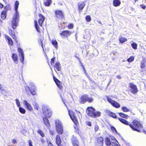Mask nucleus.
I'll return each instance as SVG.
<instances>
[{"mask_svg":"<svg viewBox=\"0 0 146 146\" xmlns=\"http://www.w3.org/2000/svg\"><path fill=\"white\" fill-rule=\"evenodd\" d=\"M134 60V57L133 56H131L129 58L127 61L129 62H132Z\"/></svg>","mask_w":146,"mask_h":146,"instance_id":"obj_41","label":"nucleus"},{"mask_svg":"<svg viewBox=\"0 0 146 146\" xmlns=\"http://www.w3.org/2000/svg\"><path fill=\"white\" fill-rule=\"evenodd\" d=\"M3 5L0 3V8H2L3 7Z\"/></svg>","mask_w":146,"mask_h":146,"instance_id":"obj_59","label":"nucleus"},{"mask_svg":"<svg viewBox=\"0 0 146 146\" xmlns=\"http://www.w3.org/2000/svg\"><path fill=\"white\" fill-rule=\"evenodd\" d=\"M28 143L29 146H33L32 145V142L31 140H28Z\"/></svg>","mask_w":146,"mask_h":146,"instance_id":"obj_48","label":"nucleus"},{"mask_svg":"<svg viewBox=\"0 0 146 146\" xmlns=\"http://www.w3.org/2000/svg\"><path fill=\"white\" fill-rule=\"evenodd\" d=\"M130 91L133 94H135L138 92V89L136 86L133 83H130Z\"/></svg>","mask_w":146,"mask_h":146,"instance_id":"obj_6","label":"nucleus"},{"mask_svg":"<svg viewBox=\"0 0 146 146\" xmlns=\"http://www.w3.org/2000/svg\"><path fill=\"white\" fill-rule=\"evenodd\" d=\"M52 2V0H44V4L46 6H49Z\"/></svg>","mask_w":146,"mask_h":146,"instance_id":"obj_25","label":"nucleus"},{"mask_svg":"<svg viewBox=\"0 0 146 146\" xmlns=\"http://www.w3.org/2000/svg\"><path fill=\"white\" fill-rule=\"evenodd\" d=\"M108 114L111 116L112 117L114 118H116L117 116L114 113L111 111H109L108 112Z\"/></svg>","mask_w":146,"mask_h":146,"instance_id":"obj_33","label":"nucleus"},{"mask_svg":"<svg viewBox=\"0 0 146 146\" xmlns=\"http://www.w3.org/2000/svg\"><path fill=\"white\" fill-rule=\"evenodd\" d=\"M107 100L113 107H114L117 108H118L120 106V105L119 104H118L117 102L114 100H112L110 98H108Z\"/></svg>","mask_w":146,"mask_h":146,"instance_id":"obj_5","label":"nucleus"},{"mask_svg":"<svg viewBox=\"0 0 146 146\" xmlns=\"http://www.w3.org/2000/svg\"><path fill=\"white\" fill-rule=\"evenodd\" d=\"M97 142L96 146H103V139L102 137H100L97 138Z\"/></svg>","mask_w":146,"mask_h":146,"instance_id":"obj_12","label":"nucleus"},{"mask_svg":"<svg viewBox=\"0 0 146 146\" xmlns=\"http://www.w3.org/2000/svg\"><path fill=\"white\" fill-rule=\"evenodd\" d=\"M19 108V111L22 114H25L26 112L25 110L23 108L20 107Z\"/></svg>","mask_w":146,"mask_h":146,"instance_id":"obj_34","label":"nucleus"},{"mask_svg":"<svg viewBox=\"0 0 146 146\" xmlns=\"http://www.w3.org/2000/svg\"><path fill=\"white\" fill-rule=\"evenodd\" d=\"M101 113L99 111H96L95 110L94 112V113H93L94 115L93 117H96L100 116Z\"/></svg>","mask_w":146,"mask_h":146,"instance_id":"obj_29","label":"nucleus"},{"mask_svg":"<svg viewBox=\"0 0 146 146\" xmlns=\"http://www.w3.org/2000/svg\"><path fill=\"white\" fill-rule=\"evenodd\" d=\"M61 66L59 62H57L55 63V65L54 66L55 68H56V69L58 71H60L61 70Z\"/></svg>","mask_w":146,"mask_h":146,"instance_id":"obj_21","label":"nucleus"},{"mask_svg":"<svg viewBox=\"0 0 146 146\" xmlns=\"http://www.w3.org/2000/svg\"><path fill=\"white\" fill-rule=\"evenodd\" d=\"M111 82V79H110L109 82V83H108V86L110 84Z\"/></svg>","mask_w":146,"mask_h":146,"instance_id":"obj_62","label":"nucleus"},{"mask_svg":"<svg viewBox=\"0 0 146 146\" xmlns=\"http://www.w3.org/2000/svg\"><path fill=\"white\" fill-rule=\"evenodd\" d=\"M69 114L72 120L74 121V123L76 125L78 123L77 118L74 115V113L72 112H70L68 111Z\"/></svg>","mask_w":146,"mask_h":146,"instance_id":"obj_11","label":"nucleus"},{"mask_svg":"<svg viewBox=\"0 0 146 146\" xmlns=\"http://www.w3.org/2000/svg\"><path fill=\"white\" fill-rule=\"evenodd\" d=\"M73 25L72 24H70L68 26L69 29H72L73 27Z\"/></svg>","mask_w":146,"mask_h":146,"instance_id":"obj_52","label":"nucleus"},{"mask_svg":"<svg viewBox=\"0 0 146 146\" xmlns=\"http://www.w3.org/2000/svg\"><path fill=\"white\" fill-rule=\"evenodd\" d=\"M47 143L48 145V146H53V145L51 143L50 141H47Z\"/></svg>","mask_w":146,"mask_h":146,"instance_id":"obj_54","label":"nucleus"},{"mask_svg":"<svg viewBox=\"0 0 146 146\" xmlns=\"http://www.w3.org/2000/svg\"><path fill=\"white\" fill-rule=\"evenodd\" d=\"M105 143L106 146H110L111 145L112 146V144H113L110 139L108 137H106V138Z\"/></svg>","mask_w":146,"mask_h":146,"instance_id":"obj_16","label":"nucleus"},{"mask_svg":"<svg viewBox=\"0 0 146 146\" xmlns=\"http://www.w3.org/2000/svg\"><path fill=\"white\" fill-rule=\"evenodd\" d=\"M12 57L13 60L14 62L16 63H17V61L18 60V56L17 54H12Z\"/></svg>","mask_w":146,"mask_h":146,"instance_id":"obj_20","label":"nucleus"},{"mask_svg":"<svg viewBox=\"0 0 146 146\" xmlns=\"http://www.w3.org/2000/svg\"><path fill=\"white\" fill-rule=\"evenodd\" d=\"M61 141L60 138V137L58 135L56 136V143L58 146H63L61 144Z\"/></svg>","mask_w":146,"mask_h":146,"instance_id":"obj_19","label":"nucleus"},{"mask_svg":"<svg viewBox=\"0 0 146 146\" xmlns=\"http://www.w3.org/2000/svg\"><path fill=\"white\" fill-rule=\"evenodd\" d=\"M145 67V64L143 62H141V68H143Z\"/></svg>","mask_w":146,"mask_h":146,"instance_id":"obj_45","label":"nucleus"},{"mask_svg":"<svg viewBox=\"0 0 146 146\" xmlns=\"http://www.w3.org/2000/svg\"><path fill=\"white\" fill-rule=\"evenodd\" d=\"M72 144L74 146H78L79 143L76 138L73 136L72 139Z\"/></svg>","mask_w":146,"mask_h":146,"instance_id":"obj_14","label":"nucleus"},{"mask_svg":"<svg viewBox=\"0 0 146 146\" xmlns=\"http://www.w3.org/2000/svg\"><path fill=\"white\" fill-rule=\"evenodd\" d=\"M53 78L54 81L55 82L58 87L60 89H62V86L61 85V84L60 81L56 78H55L54 76H53Z\"/></svg>","mask_w":146,"mask_h":146,"instance_id":"obj_15","label":"nucleus"},{"mask_svg":"<svg viewBox=\"0 0 146 146\" xmlns=\"http://www.w3.org/2000/svg\"><path fill=\"white\" fill-rule=\"evenodd\" d=\"M9 33L10 35L12 36L13 38H15V36L14 35V33H13L11 31H10L9 30Z\"/></svg>","mask_w":146,"mask_h":146,"instance_id":"obj_44","label":"nucleus"},{"mask_svg":"<svg viewBox=\"0 0 146 146\" xmlns=\"http://www.w3.org/2000/svg\"><path fill=\"white\" fill-rule=\"evenodd\" d=\"M86 21L88 22H90L91 20L90 17V15H88L86 17Z\"/></svg>","mask_w":146,"mask_h":146,"instance_id":"obj_42","label":"nucleus"},{"mask_svg":"<svg viewBox=\"0 0 146 146\" xmlns=\"http://www.w3.org/2000/svg\"><path fill=\"white\" fill-rule=\"evenodd\" d=\"M141 6L143 9H145L146 8V7L143 5H141Z\"/></svg>","mask_w":146,"mask_h":146,"instance_id":"obj_58","label":"nucleus"},{"mask_svg":"<svg viewBox=\"0 0 146 146\" xmlns=\"http://www.w3.org/2000/svg\"><path fill=\"white\" fill-rule=\"evenodd\" d=\"M12 143H13V144H15L17 143V141L14 139H12Z\"/></svg>","mask_w":146,"mask_h":146,"instance_id":"obj_51","label":"nucleus"},{"mask_svg":"<svg viewBox=\"0 0 146 146\" xmlns=\"http://www.w3.org/2000/svg\"><path fill=\"white\" fill-rule=\"evenodd\" d=\"M119 121L123 123L129 125L133 130L138 132H141V129L143 127L141 124L138 121L135 120L132 122V124H129V122L126 120L120 118H118Z\"/></svg>","mask_w":146,"mask_h":146,"instance_id":"obj_1","label":"nucleus"},{"mask_svg":"<svg viewBox=\"0 0 146 146\" xmlns=\"http://www.w3.org/2000/svg\"><path fill=\"white\" fill-rule=\"evenodd\" d=\"M111 130L113 131H115L116 132H117V131L116 130L115 128L114 127H113V126H111Z\"/></svg>","mask_w":146,"mask_h":146,"instance_id":"obj_49","label":"nucleus"},{"mask_svg":"<svg viewBox=\"0 0 146 146\" xmlns=\"http://www.w3.org/2000/svg\"><path fill=\"white\" fill-rule=\"evenodd\" d=\"M94 111L95 109L92 107H89L87 108L86 112L88 115L93 117V113H94Z\"/></svg>","mask_w":146,"mask_h":146,"instance_id":"obj_8","label":"nucleus"},{"mask_svg":"<svg viewBox=\"0 0 146 146\" xmlns=\"http://www.w3.org/2000/svg\"><path fill=\"white\" fill-rule=\"evenodd\" d=\"M1 17L3 19H5L6 17V12L5 11H3L1 14Z\"/></svg>","mask_w":146,"mask_h":146,"instance_id":"obj_35","label":"nucleus"},{"mask_svg":"<svg viewBox=\"0 0 146 146\" xmlns=\"http://www.w3.org/2000/svg\"><path fill=\"white\" fill-rule=\"evenodd\" d=\"M37 132L39 133L42 137H43L44 136V135L42 130H38L37 131Z\"/></svg>","mask_w":146,"mask_h":146,"instance_id":"obj_39","label":"nucleus"},{"mask_svg":"<svg viewBox=\"0 0 146 146\" xmlns=\"http://www.w3.org/2000/svg\"><path fill=\"white\" fill-rule=\"evenodd\" d=\"M117 77L119 79H120L121 78V77L119 76H117Z\"/></svg>","mask_w":146,"mask_h":146,"instance_id":"obj_61","label":"nucleus"},{"mask_svg":"<svg viewBox=\"0 0 146 146\" xmlns=\"http://www.w3.org/2000/svg\"><path fill=\"white\" fill-rule=\"evenodd\" d=\"M78 7L79 9L82 10L85 5V3L84 2H81L78 3Z\"/></svg>","mask_w":146,"mask_h":146,"instance_id":"obj_23","label":"nucleus"},{"mask_svg":"<svg viewBox=\"0 0 146 146\" xmlns=\"http://www.w3.org/2000/svg\"><path fill=\"white\" fill-rule=\"evenodd\" d=\"M50 134L52 135H53L54 134V131L52 130H50Z\"/></svg>","mask_w":146,"mask_h":146,"instance_id":"obj_56","label":"nucleus"},{"mask_svg":"<svg viewBox=\"0 0 146 146\" xmlns=\"http://www.w3.org/2000/svg\"><path fill=\"white\" fill-rule=\"evenodd\" d=\"M131 45L132 47L134 49H137V44L136 43L133 42L132 43Z\"/></svg>","mask_w":146,"mask_h":146,"instance_id":"obj_38","label":"nucleus"},{"mask_svg":"<svg viewBox=\"0 0 146 146\" xmlns=\"http://www.w3.org/2000/svg\"><path fill=\"white\" fill-rule=\"evenodd\" d=\"M86 124L89 126H91V123L90 122L88 121L86 122Z\"/></svg>","mask_w":146,"mask_h":146,"instance_id":"obj_50","label":"nucleus"},{"mask_svg":"<svg viewBox=\"0 0 146 146\" xmlns=\"http://www.w3.org/2000/svg\"><path fill=\"white\" fill-rule=\"evenodd\" d=\"M84 71V73H85V74L86 75V76H87L88 73L86 72V70H85V71Z\"/></svg>","mask_w":146,"mask_h":146,"instance_id":"obj_60","label":"nucleus"},{"mask_svg":"<svg viewBox=\"0 0 146 146\" xmlns=\"http://www.w3.org/2000/svg\"><path fill=\"white\" fill-rule=\"evenodd\" d=\"M16 104L18 107H19L21 106V104L19 100L18 99L15 100Z\"/></svg>","mask_w":146,"mask_h":146,"instance_id":"obj_40","label":"nucleus"},{"mask_svg":"<svg viewBox=\"0 0 146 146\" xmlns=\"http://www.w3.org/2000/svg\"><path fill=\"white\" fill-rule=\"evenodd\" d=\"M19 4V2L18 1H16L15 3V9L16 12L13 17L12 24V27L14 29H15L17 26L18 22L19 20V16L18 12L17 11Z\"/></svg>","mask_w":146,"mask_h":146,"instance_id":"obj_2","label":"nucleus"},{"mask_svg":"<svg viewBox=\"0 0 146 146\" xmlns=\"http://www.w3.org/2000/svg\"><path fill=\"white\" fill-rule=\"evenodd\" d=\"M61 24H60V25H59V27H61V28L62 29H64L65 28V26L64 25H62V26H61Z\"/></svg>","mask_w":146,"mask_h":146,"instance_id":"obj_55","label":"nucleus"},{"mask_svg":"<svg viewBox=\"0 0 146 146\" xmlns=\"http://www.w3.org/2000/svg\"><path fill=\"white\" fill-rule=\"evenodd\" d=\"M5 38L8 40L9 44L10 46H12L13 45V42L11 38L7 35L5 36Z\"/></svg>","mask_w":146,"mask_h":146,"instance_id":"obj_24","label":"nucleus"},{"mask_svg":"<svg viewBox=\"0 0 146 146\" xmlns=\"http://www.w3.org/2000/svg\"><path fill=\"white\" fill-rule=\"evenodd\" d=\"M121 4L120 1L119 0H114L113 1V5L115 7L119 6Z\"/></svg>","mask_w":146,"mask_h":146,"instance_id":"obj_22","label":"nucleus"},{"mask_svg":"<svg viewBox=\"0 0 146 146\" xmlns=\"http://www.w3.org/2000/svg\"><path fill=\"white\" fill-rule=\"evenodd\" d=\"M35 87L34 86H33V87L31 88V89H30L29 88L30 91L31 92V94L33 95H35L36 94V92L35 90Z\"/></svg>","mask_w":146,"mask_h":146,"instance_id":"obj_28","label":"nucleus"},{"mask_svg":"<svg viewBox=\"0 0 146 146\" xmlns=\"http://www.w3.org/2000/svg\"><path fill=\"white\" fill-rule=\"evenodd\" d=\"M82 67L83 69L85 71L86 70H85V69L84 67V66H82Z\"/></svg>","mask_w":146,"mask_h":146,"instance_id":"obj_64","label":"nucleus"},{"mask_svg":"<svg viewBox=\"0 0 146 146\" xmlns=\"http://www.w3.org/2000/svg\"><path fill=\"white\" fill-rule=\"evenodd\" d=\"M72 33V32L69 31H64L60 33V34L63 38H65L70 35Z\"/></svg>","mask_w":146,"mask_h":146,"instance_id":"obj_7","label":"nucleus"},{"mask_svg":"<svg viewBox=\"0 0 146 146\" xmlns=\"http://www.w3.org/2000/svg\"><path fill=\"white\" fill-rule=\"evenodd\" d=\"M110 139L112 143H113L112 144H115L118 143L116 140L113 137H110ZM112 146H113V145H112Z\"/></svg>","mask_w":146,"mask_h":146,"instance_id":"obj_27","label":"nucleus"},{"mask_svg":"<svg viewBox=\"0 0 146 146\" xmlns=\"http://www.w3.org/2000/svg\"><path fill=\"white\" fill-rule=\"evenodd\" d=\"M56 129L57 132L60 134H62L63 132V127L62 123L59 120L55 121Z\"/></svg>","mask_w":146,"mask_h":146,"instance_id":"obj_3","label":"nucleus"},{"mask_svg":"<svg viewBox=\"0 0 146 146\" xmlns=\"http://www.w3.org/2000/svg\"><path fill=\"white\" fill-rule=\"evenodd\" d=\"M43 119L46 126L49 127L50 126V125L48 120L46 118V117H43Z\"/></svg>","mask_w":146,"mask_h":146,"instance_id":"obj_26","label":"nucleus"},{"mask_svg":"<svg viewBox=\"0 0 146 146\" xmlns=\"http://www.w3.org/2000/svg\"><path fill=\"white\" fill-rule=\"evenodd\" d=\"M113 146H120L119 144V143L117 144H112Z\"/></svg>","mask_w":146,"mask_h":146,"instance_id":"obj_57","label":"nucleus"},{"mask_svg":"<svg viewBox=\"0 0 146 146\" xmlns=\"http://www.w3.org/2000/svg\"><path fill=\"white\" fill-rule=\"evenodd\" d=\"M119 40L121 43H123L127 40V39L121 36L119 38Z\"/></svg>","mask_w":146,"mask_h":146,"instance_id":"obj_30","label":"nucleus"},{"mask_svg":"<svg viewBox=\"0 0 146 146\" xmlns=\"http://www.w3.org/2000/svg\"><path fill=\"white\" fill-rule=\"evenodd\" d=\"M82 67L83 69L85 71L86 70H85V69L84 67V66H82Z\"/></svg>","mask_w":146,"mask_h":146,"instance_id":"obj_63","label":"nucleus"},{"mask_svg":"<svg viewBox=\"0 0 146 146\" xmlns=\"http://www.w3.org/2000/svg\"><path fill=\"white\" fill-rule=\"evenodd\" d=\"M121 109L124 112H128L129 111V109L125 106L122 107Z\"/></svg>","mask_w":146,"mask_h":146,"instance_id":"obj_37","label":"nucleus"},{"mask_svg":"<svg viewBox=\"0 0 146 146\" xmlns=\"http://www.w3.org/2000/svg\"><path fill=\"white\" fill-rule=\"evenodd\" d=\"M24 105H25L26 107V108L29 111H32L33 110V109L31 105L27 102L25 100H24L23 102Z\"/></svg>","mask_w":146,"mask_h":146,"instance_id":"obj_13","label":"nucleus"},{"mask_svg":"<svg viewBox=\"0 0 146 146\" xmlns=\"http://www.w3.org/2000/svg\"><path fill=\"white\" fill-rule=\"evenodd\" d=\"M55 14L56 17L58 19H62L64 17L63 13L61 11H55Z\"/></svg>","mask_w":146,"mask_h":146,"instance_id":"obj_9","label":"nucleus"},{"mask_svg":"<svg viewBox=\"0 0 146 146\" xmlns=\"http://www.w3.org/2000/svg\"><path fill=\"white\" fill-rule=\"evenodd\" d=\"M33 105L35 106V108H36L37 110H38V106L37 104L36 103H34L33 104Z\"/></svg>","mask_w":146,"mask_h":146,"instance_id":"obj_46","label":"nucleus"},{"mask_svg":"<svg viewBox=\"0 0 146 146\" xmlns=\"http://www.w3.org/2000/svg\"><path fill=\"white\" fill-rule=\"evenodd\" d=\"M119 115L120 116L126 119H127L129 117L128 115L122 113H119Z\"/></svg>","mask_w":146,"mask_h":146,"instance_id":"obj_32","label":"nucleus"},{"mask_svg":"<svg viewBox=\"0 0 146 146\" xmlns=\"http://www.w3.org/2000/svg\"><path fill=\"white\" fill-rule=\"evenodd\" d=\"M52 44L54 47L57 49L58 48V43L56 40H52Z\"/></svg>","mask_w":146,"mask_h":146,"instance_id":"obj_31","label":"nucleus"},{"mask_svg":"<svg viewBox=\"0 0 146 146\" xmlns=\"http://www.w3.org/2000/svg\"><path fill=\"white\" fill-rule=\"evenodd\" d=\"M99 128V127L98 125H96L94 127V129L95 131H97L98 130Z\"/></svg>","mask_w":146,"mask_h":146,"instance_id":"obj_47","label":"nucleus"},{"mask_svg":"<svg viewBox=\"0 0 146 146\" xmlns=\"http://www.w3.org/2000/svg\"><path fill=\"white\" fill-rule=\"evenodd\" d=\"M39 18H40L38 20V23L39 25L40 26L42 27V24L43 23L44 20V17L41 15H39Z\"/></svg>","mask_w":146,"mask_h":146,"instance_id":"obj_18","label":"nucleus"},{"mask_svg":"<svg viewBox=\"0 0 146 146\" xmlns=\"http://www.w3.org/2000/svg\"><path fill=\"white\" fill-rule=\"evenodd\" d=\"M35 27L36 30H37V31L38 32H40V30H39V28L38 26V25L37 24V21H35Z\"/></svg>","mask_w":146,"mask_h":146,"instance_id":"obj_36","label":"nucleus"},{"mask_svg":"<svg viewBox=\"0 0 146 146\" xmlns=\"http://www.w3.org/2000/svg\"><path fill=\"white\" fill-rule=\"evenodd\" d=\"M18 52L19 53V56L21 57L20 58V61L23 62L24 58V54L23 52V50L20 48H19L18 49Z\"/></svg>","mask_w":146,"mask_h":146,"instance_id":"obj_10","label":"nucleus"},{"mask_svg":"<svg viewBox=\"0 0 146 146\" xmlns=\"http://www.w3.org/2000/svg\"><path fill=\"white\" fill-rule=\"evenodd\" d=\"M93 101V99L91 97L89 98L88 96V98L87 99V101H88L89 102L91 103Z\"/></svg>","mask_w":146,"mask_h":146,"instance_id":"obj_43","label":"nucleus"},{"mask_svg":"<svg viewBox=\"0 0 146 146\" xmlns=\"http://www.w3.org/2000/svg\"><path fill=\"white\" fill-rule=\"evenodd\" d=\"M42 111L44 115L47 118H49L52 114L50 109L47 107H44L42 109Z\"/></svg>","mask_w":146,"mask_h":146,"instance_id":"obj_4","label":"nucleus"},{"mask_svg":"<svg viewBox=\"0 0 146 146\" xmlns=\"http://www.w3.org/2000/svg\"><path fill=\"white\" fill-rule=\"evenodd\" d=\"M88 98V96L87 95H85L82 97L81 98V100L80 103L83 104L87 101Z\"/></svg>","mask_w":146,"mask_h":146,"instance_id":"obj_17","label":"nucleus"},{"mask_svg":"<svg viewBox=\"0 0 146 146\" xmlns=\"http://www.w3.org/2000/svg\"><path fill=\"white\" fill-rule=\"evenodd\" d=\"M54 58H52L51 59V64L52 65L53 63H54Z\"/></svg>","mask_w":146,"mask_h":146,"instance_id":"obj_53","label":"nucleus"}]
</instances>
